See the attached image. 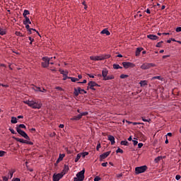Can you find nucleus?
I'll use <instances>...</instances> for the list:
<instances>
[{
    "label": "nucleus",
    "mask_w": 181,
    "mask_h": 181,
    "mask_svg": "<svg viewBox=\"0 0 181 181\" xmlns=\"http://www.w3.org/2000/svg\"><path fill=\"white\" fill-rule=\"evenodd\" d=\"M23 103L24 104L28 105V107H30V108H33V110H40L42 105V103L36 100H24Z\"/></svg>",
    "instance_id": "f257e3e1"
},
{
    "label": "nucleus",
    "mask_w": 181,
    "mask_h": 181,
    "mask_svg": "<svg viewBox=\"0 0 181 181\" xmlns=\"http://www.w3.org/2000/svg\"><path fill=\"white\" fill-rule=\"evenodd\" d=\"M111 57L110 55L105 54V55H99V56H90V60H93L95 62L100 61V60H105L107 59H110Z\"/></svg>",
    "instance_id": "f03ea898"
},
{
    "label": "nucleus",
    "mask_w": 181,
    "mask_h": 181,
    "mask_svg": "<svg viewBox=\"0 0 181 181\" xmlns=\"http://www.w3.org/2000/svg\"><path fill=\"white\" fill-rule=\"evenodd\" d=\"M84 173H86V170H82L76 174V177L74 178V181H83L84 180Z\"/></svg>",
    "instance_id": "7ed1b4c3"
},
{
    "label": "nucleus",
    "mask_w": 181,
    "mask_h": 181,
    "mask_svg": "<svg viewBox=\"0 0 181 181\" xmlns=\"http://www.w3.org/2000/svg\"><path fill=\"white\" fill-rule=\"evenodd\" d=\"M102 76L105 81H107V80H112L114 78V76H108V70H107L106 69H104L102 71Z\"/></svg>",
    "instance_id": "20e7f679"
},
{
    "label": "nucleus",
    "mask_w": 181,
    "mask_h": 181,
    "mask_svg": "<svg viewBox=\"0 0 181 181\" xmlns=\"http://www.w3.org/2000/svg\"><path fill=\"white\" fill-rule=\"evenodd\" d=\"M152 67H156V65L154 63L146 62L140 66V69H141V70H149V69H152Z\"/></svg>",
    "instance_id": "39448f33"
},
{
    "label": "nucleus",
    "mask_w": 181,
    "mask_h": 181,
    "mask_svg": "<svg viewBox=\"0 0 181 181\" xmlns=\"http://www.w3.org/2000/svg\"><path fill=\"white\" fill-rule=\"evenodd\" d=\"M147 169H148V167L146 165L136 167L135 168V173H136V175H139L141 173H144V172H146Z\"/></svg>",
    "instance_id": "423d86ee"
},
{
    "label": "nucleus",
    "mask_w": 181,
    "mask_h": 181,
    "mask_svg": "<svg viewBox=\"0 0 181 181\" xmlns=\"http://www.w3.org/2000/svg\"><path fill=\"white\" fill-rule=\"evenodd\" d=\"M18 134H19V135L22 136L23 138H25V139H27V141H30V138L29 137V136L28 135V134H26V132H25L23 130L19 129V127L16 128Z\"/></svg>",
    "instance_id": "0eeeda50"
},
{
    "label": "nucleus",
    "mask_w": 181,
    "mask_h": 181,
    "mask_svg": "<svg viewBox=\"0 0 181 181\" xmlns=\"http://www.w3.org/2000/svg\"><path fill=\"white\" fill-rule=\"evenodd\" d=\"M42 66L44 68L49 67V64H50V58L47 57H42Z\"/></svg>",
    "instance_id": "6e6552de"
},
{
    "label": "nucleus",
    "mask_w": 181,
    "mask_h": 181,
    "mask_svg": "<svg viewBox=\"0 0 181 181\" xmlns=\"http://www.w3.org/2000/svg\"><path fill=\"white\" fill-rule=\"evenodd\" d=\"M13 139H15V141H16L17 142H21V144H27L28 145H33V142L32 141H27V140H24L23 139H19L18 137H13Z\"/></svg>",
    "instance_id": "1a4fd4ad"
},
{
    "label": "nucleus",
    "mask_w": 181,
    "mask_h": 181,
    "mask_svg": "<svg viewBox=\"0 0 181 181\" xmlns=\"http://www.w3.org/2000/svg\"><path fill=\"white\" fill-rule=\"evenodd\" d=\"M63 176H64V173H58V174H54L53 180L54 181H59V180H60V179H62V177H63Z\"/></svg>",
    "instance_id": "9d476101"
},
{
    "label": "nucleus",
    "mask_w": 181,
    "mask_h": 181,
    "mask_svg": "<svg viewBox=\"0 0 181 181\" xmlns=\"http://www.w3.org/2000/svg\"><path fill=\"white\" fill-rule=\"evenodd\" d=\"M122 65L124 67V69H129V67H135L134 64L132 63V62H122Z\"/></svg>",
    "instance_id": "9b49d317"
},
{
    "label": "nucleus",
    "mask_w": 181,
    "mask_h": 181,
    "mask_svg": "<svg viewBox=\"0 0 181 181\" xmlns=\"http://www.w3.org/2000/svg\"><path fill=\"white\" fill-rule=\"evenodd\" d=\"M110 153H111V151H107L105 153H103L102 155H100V160H103L108 158V156H110Z\"/></svg>",
    "instance_id": "f8f14e48"
},
{
    "label": "nucleus",
    "mask_w": 181,
    "mask_h": 181,
    "mask_svg": "<svg viewBox=\"0 0 181 181\" xmlns=\"http://www.w3.org/2000/svg\"><path fill=\"white\" fill-rule=\"evenodd\" d=\"M88 87H89V88H90V90H95V88H94V87H98V85L97 84V83H95L94 81H90L88 83Z\"/></svg>",
    "instance_id": "ddd939ff"
},
{
    "label": "nucleus",
    "mask_w": 181,
    "mask_h": 181,
    "mask_svg": "<svg viewBox=\"0 0 181 181\" xmlns=\"http://www.w3.org/2000/svg\"><path fill=\"white\" fill-rule=\"evenodd\" d=\"M74 94V95H76V97H78V94H81V88H80V87H78L77 88H75Z\"/></svg>",
    "instance_id": "4468645a"
},
{
    "label": "nucleus",
    "mask_w": 181,
    "mask_h": 181,
    "mask_svg": "<svg viewBox=\"0 0 181 181\" xmlns=\"http://www.w3.org/2000/svg\"><path fill=\"white\" fill-rule=\"evenodd\" d=\"M148 39H150V40H158L159 39V37L155 35H147Z\"/></svg>",
    "instance_id": "2eb2a0df"
},
{
    "label": "nucleus",
    "mask_w": 181,
    "mask_h": 181,
    "mask_svg": "<svg viewBox=\"0 0 181 181\" xmlns=\"http://www.w3.org/2000/svg\"><path fill=\"white\" fill-rule=\"evenodd\" d=\"M107 139L111 142V145H114V144H115V137H114V136H107Z\"/></svg>",
    "instance_id": "dca6fc26"
},
{
    "label": "nucleus",
    "mask_w": 181,
    "mask_h": 181,
    "mask_svg": "<svg viewBox=\"0 0 181 181\" xmlns=\"http://www.w3.org/2000/svg\"><path fill=\"white\" fill-rule=\"evenodd\" d=\"M13 173H15V170L13 169L8 171L7 176H9V179H12V177H13Z\"/></svg>",
    "instance_id": "f3484780"
},
{
    "label": "nucleus",
    "mask_w": 181,
    "mask_h": 181,
    "mask_svg": "<svg viewBox=\"0 0 181 181\" xmlns=\"http://www.w3.org/2000/svg\"><path fill=\"white\" fill-rule=\"evenodd\" d=\"M82 117H83V115H81V113H80L77 116H74V117H72L71 119L75 120V121H78V119H81Z\"/></svg>",
    "instance_id": "a211bd4d"
},
{
    "label": "nucleus",
    "mask_w": 181,
    "mask_h": 181,
    "mask_svg": "<svg viewBox=\"0 0 181 181\" xmlns=\"http://www.w3.org/2000/svg\"><path fill=\"white\" fill-rule=\"evenodd\" d=\"M25 19L23 20V25H30L32 22H30V19L28 18V17H24Z\"/></svg>",
    "instance_id": "6ab92c4d"
},
{
    "label": "nucleus",
    "mask_w": 181,
    "mask_h": 181,
    "mask_svg": "<svg viewBox=\"0 0 181 181\" xmlns=\"http://www.w3.org/2000/svg\"><path fill=\"white\" fill-rule=\"evenodd\" d=\"M100 33L102 35H106V36H110V35H111V33H110V31H108V30H107V28L103 30Z\"/></svg>",
    "instance_id": "aec40b11"
},
{
    "label": "nucleus",
    "mask_w": 181,
    "mask_h": 181,
    "mask_svg": "<svg viewBox=\"0 0 181 181\" xmlns=\"http://www.w3.org/2000/svg\"><path fill=\"white\" fill-rule=\"evenodd\" d=\"M144 50V48L142 47H138L136 50V56L138 57L139 54H141V52Z\"/></svg>",
    "instance_id": "412c9836"
},
{
    "label": "nucleus",
    "mask_w": 181,
    "mask_h": 181,
    "mask_svg": "<svg viewBox=\"0 0 181 181\" xmlns=\"http://www.w3.org/2000/svg\"><path fill=\"white\" fill-rule=\"evenodd\" d=\"M139 84H140V86H141V87H144V86H148V81H141L140 82H139Z\"/></svg>",
    "instance_id": "4be33fe9"
},
{
    "label": "nucleus",
    "mask_w": 181,
    "mask_h": 181,
    "mask_svg": "<svg viewBox=\"0 0 181 181\" xmlns=\"http://www.w3.org/2000/svg\"><path fill=\"white\" fill-rule=\"evenodd\" d=\"M11 122V124H18V119L15 117H12Z\"/></svg>",
    "instance_id": "5701e85b"
},
{
    "label": "nucleus",
    "mask_w": 181,
    "mask_h": 181,
    "mask_svg": "<svg viewBox=\"0 0 181 181\" xmlns=\"http://www.w3.org/2000/svg\"><path fill=\"white\" fill-rule=\"evenodd\" d=\"M69 165H65L62 173H64V175H65L66 173H67L69 172Z\"/></svg>",
    "instance_id": "b1692460"
},
{
    "label": "nucleus",
    "mask_w": 181,
    "mask_h": 181,
    "mask_svg": "<svg viewBox=\"0 0 181 181\" xmlns=\"http://www.w3.org/2000/svg\"><path fill=\"white\" fill-rule=\"evenodd\" d=\"M160 80L161 81H163V78H162L160 76H153L151 80Z\"/></svg>",
    "instance_id": "393cba45"
},
{
    "label": "nucleus",
    "mask_w": 181,
    "mask_h": 181,
    "mask_svg": "<svg viewBox=\"0 0 181 181\" xmlns=\"http://www.w3.org/2000/svg\"><path fill=\"white\" fill-rule=\"evenodd\" d=\"M0 35L1 36H4V35H6V31L5 30V29L0 28Z\"/></svg>",
    "instance_id": "a878e982"
},
{
    "label": "nucleus",
    "mask_w": 181,
    "mask_h": 181,
    "mask_svg": "<svg viewBox=\"0 0 181 181\" xmlns=\"http://www.w3.org/2000/svg\"><path fill=\"white\" fill-rule=\"evenodd\" d=\"M113 69H115V70H118V69H122V67L120 66L119 64H113Z\"/></svg>",
    "instance_id": "bb28decb"
},
{
    "label": "nucleus",
    "mask_w": 181,
    "mask_h": 181,
    "mask_svg": "<svg viewBox=\"0 0 181 181\" xmlns=\"http://www.w3.org/2000/svg\"><path fill=\"white\" fill-rule=\"evenodd\" d=\"M16 128H18L19 129H21V128L26 129V126H25V124H21L17 125Z\"/></svg>",
    "instance_id": "cd10ccee"
},
{
    "label": "nucleus",
    "mask_w": 181,
    "mask_h": 181,
    "mask_svg": "<svg viewBox=\"0 0 181 181\" xmlns=\"http://www.w3.org/2000/svg\"><path fill=\"white\" fill-rule=\"evenodd\" d=\"M28 15H29V11L28 10H24V12L23 13V16L24 18H28Z\"/></svg>",
    "instance_id": "c85d7f7f"
},
{
    "label": "nucleus",
    "mask_w": 181,
    "mask_h": 181,
    "mask_svg": "<svg viewBox=\"0 0 181 181\" xmlns=\"http://www.w3.org/2000/svg\"><path fill=\"white\" fill-rule=\"evenodd\" d=\"M80 158H81V154L78 153L76 156V158H75V162L77 163L78 160H80Z\"/></svg>",
    "instance_id": "c756f323"
},
{
    "label": "nucleus",
    "mask_w": 181,
    "mask_h": 181,
    "mask_svg": "<svg viewBox=\"0 0 181 181\" xmlns=\"http://www.w3.org/2000/svg\"><path fill=\"white\" fill-rule=\"evenodd\" d=\"M66 156V155L64 153L63 154H59L58 160H63V158H64Z\"/></svg>",
    "instance_id": "7c9ffc66"
},
{
    "label": "nucleus",
    "mask_w": 181,
    "mask_h": 181,
    "mask_svg": "<svg viewBox=\"0 0 181 181\" xmlns=\"http://www.w3.org/2000/svg\"><path fill=\"white\" fill-rule=\"evenodd\" d=\"M120 144L124 145V146H128V141H122Z\"/></svg>",
    "instance_id": "2f4dec72"
},
{
    "label": "nucleus",
    "mask_w": 181,
    "mask_h": 181,
    "mask_svg": "<svg viewBox=\"0 0 181 181\" xmlns=\"http://www.w3.org/2000/svg\"><path fill=\"white\" fill-rule=\"evenodd\" d=\"M141 119H142V121H144V122H151V119H145V117H141Z\"/></svg>",
    "instance_id": "473e14b6"
},
{
    "label": "nucleus",
    "mask_w": 181,
    "mask_h": 181,
    "mask_svg": "<svg viewBox=\"0 0 181 181\" xmlns=\"http://www.w3.org/2000/svg\"><path fill=\"white\" fill-rule=\"evenodd\" d=\"M25 28L28 30L29 33L32 34V32H31V30H30L31 28H30V26L29 25V24H26Z\"/></svg>",
    "instance_id": "72a5a7b5"
},
{
    "label": "nucleus",
    "mask_w": 181,
    "mask_h": 181,
    "mask_svg": "<svg viewBox=\"0 0 181 181\" xmlns=\"http://www.w3.org/2000/svg\"><path fill=\"white\" fill-rule=\"evenodd\" d=\"M69 78L71 79V81H72L73 83H76V81H78V78H77L71 77Z\"/></svg>",
    "instance_id": "f704fd0d"
},
{
    "label": "nucleus",
    "mask_w": 181,
    "mask_h": 181,
    "mask_svg": "<svg viewBox=\"0 0 181 181\" xmlns=\"http://www.w3.org/2000/svg\"><path fill=\"white\" fill-rule=\"evenodd\" d=\"M80 154L81 155L82 158H86V156L88 155V152H83V153H81Z\"/></svg>",
    "instance_id": "c9c22d12"
},
{
    "label": "nucleus",
    "mask_w": 181,
    "mask_h": 181,
    "mask_svg": "<svg viewBox=\"0 0 181 181\" xmlns=\"http://www.w3.org/2000/svg\"><path fill=\"white\" fill-rule=\"evenodd\" d=\"M2 179L4 181H8L9 180V175L4 176L2 177Z\"/></svg>",
    "instance_id": "e433bc0d"
},
{
    "label": "nucleus",
    "mask_w": 181,
    "mask_h": 181,
    "mask_svg": "<svg viewBox=\"0 0 181 181\" xmlns=\"http://www.w3.org/2000/svg\"><path fill=\"white\" fill-rule=\"evenodd\" d=\"M163 43V41H161V42H158L157 44H156V47H162V44Z\"/></svg>",
    "instance_id": "4c0bfd02"
},
{
    "label": "nucleus",
    "mask_w": 181,
    "mask_h": 181,
    "mask_svg": "<svg viewBox=\"0 0 181 181\" xmlns=\"http://www.w3.org/2000/svg\"><path fill=\"white\" fill-rule=\"evenodd\" d=\"M69 73H65L64 74V78H63V80H67V78H70L71 77H68Z\"/></svg>",
    "instance_id": "58836bf2"
},
{
    "label": "nucleus",
    "mask_w": 181,
    "mask_h": 181,
    "mask_svg": "<svg viewBox=\"0 0 181 181\" xmlns=\"http://www.w3.org/2000/svg\"><path fill=\"white\" fill-rule=\"evenodd\" d=\"M116 152L117 153H124V151L119 148L116 151Z\"/></svg>",
    "instance_id": "ea45409f"
},
{
    "label": "nucleus",
    "mask_w": 181,
    "mask_h": 181,
    "mask_svg": "<svg viewBox=\"0 0 181 181\" xmlns=\"http://www.w3.org/2000/svg\"><path fill=\"white\" fill-rule=\"evenodd\" d=\"M5 153H6V152L4 151H0V157L4 156Z\"/></svg>",
    "instance_id": "a19ab883"
},
{
    "label": "nucleus",
    "mask_w": 181,
    "mask_h": 181,
    "mask_svg": "<svg viewBox=\"0 0 181 181\" xmlns=\"http://www.w3.org/2000/svg\"><path fill=\"white\" fill-rule=\"evenodd\" d=\"M28 39L30 41V45H32V43L35 42V39L32 38L31 37H29Z\"/></svg>",
    "instance_id": "79ce46f5"
},
{
    "label": "nucleus",
    "mask_w": 181,
    "mask_h": 181,
    "mask_svg": "<svg viewBox=\"0 0 181 181\" xmlns=\"http://www.w3.org/2000/svg\"><path fill=\"white\" fill-rule=\"evenodd\" d=\"M127 77H128V75H127V74L120 75V78H127Z\"/></svg>",
    "instance_id": "37998d69"
},
{
    "label": "nucleus",
    "mask_w": 181,
    "mask_h": 181,
    "mask_svg": "<svg viewBox=\"0 0 181 181\" xmlns=\"http://www.w3.org/2000/svg\"><path fill=\"white\" fill-rule=\"evenodd\" d=\"M9 131H10V132H11V134H13L14 135H16V132H15V130H13V129L10 128V129H9Z\"/></svg>",
    "instance_id": "c03bdc74"
},
{
    "label": "nucleus",
    "mask_w": 181,
    "mask_h": 181,
    "mask_svg": "<svg viewBox=\"0 0 181 181\" xmlns=\"http://www.w3.org/2000/svg\"><path fill=\"white\" fill-rule=\"evenodd\" d=\"M100 180H101V177H100L99 176H96L94 178V181H100Z\"/></svg>",
    "instance_id": "a18cd8bd"
},
{
    "label": "nucleus",
    "mask_w": 181,
    "mask_h": 181,
    "mask_svg": "<svg viewBox=\"0 0 181 181\" xmlns=\"http://www.w3.org/2000/svg\"><path fill=\"white\" fill-rule=\"evenodd\" d=\"M34 90H35V91H43V90H42V89H40V88H39V87H35V88H34Z\"/></svg>",
    "instance_id": "49530a36"
},
{
    "label": "nucleus",
    "mask_w": 181,
    "mask_h": 181,
    "mask_svg": "<svg viewBox=\"0 0 181 181\" xmlns=\"http://www.w3.org/2000/svg\"><path fill=\"white\" fill-rule=\"evenodd\" d=\"M100 148H101V144H98V145L96 146V150L100 151Z\"/></svg>",
    "instance_id": "de8ad7c7"
},
{
    "label": "nucleus",
    "mask_w": 181,
    "mask_h": 181,
    "mask_svg": "<svg viewBox=\"0 0 181 181\" xmlns=\"http://www.w3.org/2000/svg\"><path fill=\"white\" fill-rule=\"evenodd\" d=\"M59 71H60L61 74H63V76H64V74H66V73H69V72L64 71H63L62 69H60Z\"/></svg>",
    "instance_id": "09e8293b"
},
{
    "label": "nucleus",
    "mask_w": 181,
    "mask_h": 181,
    "mask_svg": "<svg viewBox=\"0 0 181 181\" xmlns=\"http://www.w3.org/2000/svg\"><path fill=\"white\" fill-rule=\"evenodd\" d=\"M87 83V80L84 79L82 82H78V84H86Z\"/></svg>",
    "instance_id": "8fccbe9b"
},
{
    "label": "nucleus",
    "mask_w": 181,
    "mask_h": 181,
    "mask_svg": "<svg viewBox=\"0 0 181 181\" xmlns=\"http://www.w3.org/2000/svg\"><path fill=\"white\" fill-rule=\"evenodd\" d=\"M175 32L179 33L181 32V27H178L175 29Z\"/></svg>",
    "instance_id": "3c124183"
},
{
    "label": "nucleus",
    "mask_w": 181,
    "mask_h": 181,
    "mask_svg": "<svg viewBox=\"0 0 181 181\" xmlns=\"http://www.w3.org/2000/svg\"><path fill=\"white\" fill-rule=\"evenodd\" d=\"M180 175H177L176 176H175V179H176V180H180Z\"/></svg>",
    "instance_id": "603ef678"
},
{
    "label": "nucleus",
    "mask_w": 181,
    "mask_h": 181,
    "mask_svg": "<svg viewBox=\"0 0 181 181\" xmlns=\"http://www.w3.org/2000/svg\"><path fill=\"white\" fill-rule=\"evenodd\" d=\"M142 146H144V144H142V143L138 144V148H142Z\"/></svg>",
    "instance_id": "864d4df0"
},
{
    "label": "nucleus",
    "mask_w": 181,
    "mask_h": 181,
    "mask_svg": "<svg viewBox=\"0 0 181 181\" xmlns=\"http://www.w3.org/2000/svg\"><path fill=\"white\" fill-rule=\"evenodd\" d=\"M81 114L82 117L84 116V115H88V112H83Z\"/></svg>",
    "instance_id": "5fc2aeb1"
},
{
    "label": "nucleus",
    "mask_w": 181,
    "mask_h": 181,
    "mask_svg": "<svg viewBox=\"0 0 181 181\" xmlns=\"http://www.w3.org/2000/svg\"><path fill=\"white\" fill-rule=\"evenodd\" d=\"M107 165H108V163L107 162L102 163V166H103V168H106Z\"/></svg>",
    "instance_id": "6e6d98bb"
},
{
    "label": "nucleus",
    "mask_w": 181,
    "mask_h": 181,
    "mask_svg": "<svg viewBox=\"0 0 181 181\" xmlns=\"http://www.w3.org/2000/svg\"><path fill=\"white\" fill-rule=\"evenodd\" d=\"M133 144L134 145V146H135L136 145H138V141H136V140H133Z\"/></svg>",
    "instance_id": "4d7b16f0"
},
{
    "label": "nucleus",
    "mask_w": 181,
    "mask_h": 181,
    "mask_svg": "<svg viewBox=\"0 0 181 181\" xmlns=\"http://www.w3.org/2000/svg\"><path fill=\"white\" fill-rule=\"evenodd\" d=\"M2 87H5L6 88H8V87H9L8 85H4V83H1V85Z\"/></svg>",
    "instance_id": "13d9d810"
},
{
    "label": "nucleus",
    "mask_w": 181,
    "mask_h": 181,
    "mask_svg": "<svg viewBox=\"0 0 181 181\" xmlns=\"http://www.w3.org/2000/svg\"><path fill=\"white\" fill-rule=\"evenodd\" d=\"M56 90H59V91H63V88L61 87H56Z\"/></svg>",
    "instance_id": "bf43d9fd"
},
{
    "label": "nucleus",
    "mask_w": 181,
    "mask_h": 181,
    "mask_svg": "<svg viewBox=\"0 0 181 181\" xmlns=\"http://www.w3.org/2000/svg\"><path fill=\"white\" fill-rule=\"evenodd\" d=\"M81 93H84V94H87V91L84 90V89L81 88Z\"/></svg>",
    "instance_id": "052dcab7"
},
{
    "label": "nucleus",
    "mask_w": 181,
    "mask_h": 181,
    "mask_svg": "<svg viewBox=\"0 0 181 181\" xmlns=\"http://www.w3.org/2000/svg\"><path fill=\"white\" fill-rule=\"evenodd\" d=\"M141 122H133V125H140Z\"/></svg>",
    "instance_id": "680f3d73"
},
{
    "label": "nucleus",
    "mask_w": 181,
    "mask_h": 181,
    "mask_svg": "<svg viewBox=\"0 0 181 181\" xmlns=\"http://www.w3.org/2000/svg\"><path fill=\"white\" fill-rule=\"evenodd\" d=\"M88 77H90V78H94V76L91 75L90 74H88Z\"/></svg>",
    "instance_id": "e2e57ef3"
},
{
    "label": "nucleus",
    "mask_w": 181,
    "mask_h": 181,
    "mask_svg": "<svg viewBox=\"0 0 181 181\" xmlns=\"http://www.w3.org/2000/svg\"><path fill=\"white\" fill-rule=\"evenodd\" d=\"M17 118H18V119H21L23 118V116L19 115V116L17 117Z\"/></svg>",
    "instance_id": "0e129e2a"
},
{
    "label": "nucleus",
    "mask_w": 181,
    "mask_h": 181,
    "mask_svg": "<svg viewBox=\"0 0 181 181\" xmlns=\"http://www.w3.org/2000/svg\"><path fill=\"white\" fill-rule=\"evenodd\" d=\"M156 162H159V160H160V158H157L155 159Z\"/></svg>",
    "instance_id": "69168bd1"
},
{
    "label": "nucleus",
    "mask_w": 181,
    "mask_h": 181,
    "mask_svg": "<svg viewBox=\"0 0 181 181\" xmlns=\"http://www.w3.org/2000/svg\"><path fill=\"white\" fill-rule=\"evenodd\" d=\"M59 128H64V124H59Z\"/></svg>",
    "instance_id": "338daca9"
},
{
    "label": "nucleus",
    "mask_w": 181,
    "mask_h": 181,
    "mask_svg": "<svg viewBox=\"0 0 181 181\" xmlns=\"http://www.w3.org/2000/svg\"><path fill=\"white\" fill-rule=\"evenodd\" d=\"M146 13H151V10H149V8H148L146 11Z\"/></svg>",
    "instance_id": "774afa93"
}]
</instances>
